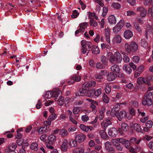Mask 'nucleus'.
I'll return each instance as SVG.
<instances>
[{
  "label": "nucleus",
  "instance_id": "f257e3e1",
  "mask_svg": "<svg viewBox=\"0 0 153 153\" xmlns=\"http://www.w3.org/2000/svg\"><path fill=\"white\" fill-rule=\"evenodd\" d=\"M142 103L144 105L150 106L153 104V91L145 95L142 98Z\"/></svg>",
  "mask_w": 153,
  "mask_h": 153
},
{
  "label": "nucleus",
  "instance_id": "f03ea898",
  "mask_svg": "<svg viewBox=\"0 0 153 153\" xmlns=\"http://www.w3.org/2000/svg\"><path fill=\"white\" fill-rule=\"evenodd\" d=\"M81 45L82 46V52L83 54L86 53V51H88L91 50L92 47V44L90 42H87L85 40H83L81 41Z\"/></svg>",
  "mask_w": 153,
  "mask_h": 153
},
{
  "label": "nucleus",
  "instance_id": "7ed1b4c3",
  "mask_svg": "<svg viewBox=\"0 0 153 153\" xmlns=\"http://www.w3.org/2000/svg\"><path fill=\"white\" fill-rule=\"evenodd\" d=\"M125 48L126 51L128 53L131 51L132 52H136L138 49V46L137 44L134 42H132L130 45L128 43H126L125 45Z\"/></svg>",
  "mask_w": 153,
  "mask_h": 153
},
{
  "label": "nucleus",
  "instance_id": "20e7f679",
  "mask_svg": "<svg viewBox=\"0 0 153 153\" xmlns=\"http://www.w3.org/2000/svg\"><path fill=\"white\" fill-rule=\"evenodd\" d=\"M22 136L23 135L21 134H20V147L22 146V149H20V153H25L26 151L25 149V147L28 146L29 144L25 140L21 139V138L22 137Z\"/></svg>",
  "mask_w": 153,
  "mask_h": 153
},
{
  "label": "nucleus",
  "instance_id": "39448f33",
  "mask_svg": "<svg viewBox=\"0 0 153 153\" xmlns=\"http://www.w3.org/2000/svg\"><path fill=\"white\" fill-rule=\"evenodd\" d=\"M115 141L117 142H119L123 144L125 147L126 148H128L130 145V143L129 141L128 140L124 139L123 138H117L116 139H115Z\"/></svg>",
  "mask_w": 153,
  "mask_h": 153
},
{
  "label": "nucleus",
  "instance_id": "423d86ee",
  "mask_svg": "<svg viewBox=\"0 0 153 153\" xmlns=\"http://www.w3.org/2000/svg\"><path fill=\"white\" fill-rule=\"evenodd\" d=\"M105 147L109 153H115V150L112 146L111 143L109 141H107L105 143Z\"/></svg>",
  "mask_w": 153,
  "mask_h": 153
},
{
  "label": "nucleus",
  "instance_id": "0eeeda50",
  "mask_svg": "<svg viewBox=\"0 0 153 153\" xmlns=\"http://www.w3.org/2000/svg\"><path fill=\"white\" fill-rule=\"evenodd\" d=\"M124 25L123 21H120L113 29L114 32L117 34L120 30Z\"/></svg>",
  "mask_w": 153,
  "mask_h": 153
},
{
  "label": "nucleus",
  "instance_id": "6e6552de",
  "mask_svg": "<svg viewBox=\"0 0 153 153\" xmlns=\"http://www.w3.org/2000/svg\"><path fill=\"white\" fill-rule=\"evenodd\" d=\"M116 116L119 121H122L126 117H127L126 112L124 110L121 111L118 114H117Z\"/></svg>",
  "mask_w": 153,
  "mask_h": 153
},
{
  "label": "nucleus",
  "instance_id": "1a4fd4ad",
  "mask_svg": "<svg viewBox=\"0 0 153 153\" xmlns=\"http://www.w3.org/2000/svg\"><path fill=\"white\" fill-rule=\"evenodd\" d=\"M137 11L138 12H140V15L142 17H144L146 16L147 10L142 7H139L137 9Z\"/></svg>",
  "mask_w": 153,
  "mask_h": 153
},
{
  "label": "nucleus",
  "instance_id": "9d476101",
  "mask_svg": "<svg viewBox=\"0 0 153 153\" xmlns=\"http://www.w3.org/2000/svg\"><path fill=\"white\" fill-rule=\"evenodd\" d=\"M108 134L110 136L115 137L118 134V131L116 128L113 127L110 128L108 130Z\"/></svg>",
  "mask_w": 153,
  "mask_h": 153
},
{
  "label": "nucleus",
  "instance_id": "9b49d317",
  "mask_svg": "<svg viewBox=\"0 0 153 153\" xmlns=\"http://www.w3.org/2000/svg\"><path fill=\"white\" fill-rule=\"evenodd\" d=\"M86 138V136L82 133L76 135L75 140L79 143H81L83 142Z\"/></svg>",
  "mask_w": 153,
  "mask_h": 153
},
{
  "label": "nucleus",
  "instance_id": "f8f14e48",
  "mask_svg": "<svg viewBox=\"0 0 153 153\" xmlns=\"http://www.w3.org/2000/svg\"><path fill=\"white\" fill-rule=\"evenodd\" d=\"M115 140V139H113L111 141L112 143L114 145L116 149L118 151H122L123 148V146L118 142H116Z\"/></svg>",
  "mask_w": 153,
  "mask_h": 153
},
{
  "label": "nucleus",
  "instance_id": "ddd939ff",
  "mask_svg": "<svg viewBox=\"0 0 153 153\" xmlns=\"http://www.w3.org/2000/svg\"><path fill=\"white\" fill-rule=\"evenodd\" d=\"M68 140L66 139H64L60 146V149L63 152L66 151L68 148Z\"/></svg>",
  "mask_w": 153,
  "mask_h": 153
},
{
  "label": "nucleus",
  "instance_id": "4468645a",
  "mask_svg": "<svg viewBox=\"0 0 153 153\" xmlns=\"http://www.w3.org/2000/svg\"><path fill=\"white\" fill-rule=\"evenodd\" d=\"M104 35L105 36L106 41L108 43H110V29L108 27L105 29Z\"/></svg>",
  "mask_w": 153,
  "mask_h": 153
},
{
  "label": "nucleus",
  "instance_id": "2eb2a0df",
  "mask_svg": "<svg viewBox=\"0 0 153 153\" xmlns=\"http://www.w3.org/2000/svg\"><path fill=\"white\" fill-rule=\"evenodd\" d=\"M153 125V122L151 120L147 121L146 123V127L143 128L144 131L148 132L149 131L150 128L152 127Z\"/></svg>",
  "mask_w": 153,
  "mask_h": 153
},
{
  "label": "nucleus",
  "instance_id": "dca6fc26",
  "mask_svg": "<svg viewBox=\"0 0 153 153\" xmlns=\"http://www.w3.org/2000/svg\"><path fill=\"white\" fill-rule=\"evenodd\" d=\"M111 124V122L110 120L108 119H105L103 120V121L101 123L102 126L103 127L104 130H105L107 127Z\"/></svg>",
  "mask_w": 153,
  "mask_h": 153
},
{
  "label": "nucleus",
  "instance_id": "f3484780",
  "mask_svg": "<svg viewBox=\"0 0 153 153\" xmlns=\"http://www.w3.org/2000/svg\"><path fill=\"white\" fill-rule=\"evenodd\" d=\"M116 74L113 72L109 73L107 76V79L109 81H112L114 80L117 77Z\"/></svg>",
  "mask_w": 153,
  "mask_h": 153
},
{
  "label": "nucleus",
  "instance_id": "a211bd4d",
  "mask_svg": "<svg viewBox=\"0 0 153 153\" xmlns=\"http://www.w3.org/2000/svg\"><path fill=\"white\" fill-rule=\"evenodd\" d=\"M133 35L132 32L129 30L125 31L124 33V37L127 39H129L133 36Z\"/></svg>",
  "mask_w": 153,
  "mask_h": 153
},
{
  "label": "nucleus",
  "instance_id": "6ab92c4d",
  "mask_svg": "<svg viewBox=\"0 0 153 153\" xmlns=\"http://www.w3.org/2000/svg\"><path fill=\"white\" fill-rule=\"evenodd\" d=\"M122 39L121 36L119 34L115 35L113 39V41L117 43H120L121 42Z\"/></svg>",
  "mask_w": 153,
  "mask_h": 153
},
{
  "label": "nucleus",
  "instance_id": "aec40b11",
  "mask_svg": "<svg viewBox=\"0 0 153 153\" xmlns=\"http://www.w3.org/2000/svg\"><path fill=\"white\" fill-rule=\"evenodd\" d=\"M123 69L128 74H130L132 72V69L129 65L127 64L124 65Z\"/></svg>",
  "mask_w": 153,
  "mask_h": 153
},
{
  "label": "nucleus",
  "instance_id": "412c9836",
  "mask_svg": "<svg viewBox=\"0 0 153 153\" xmlns=\"http://www.w3.org/2000/svg\"><path fill=\"white\" fill-rule=\"evenodd\" d=\"M111 70L113 72L116 73H119L120 71V68L119 66L117 65H114L111 67Z\"/></svg>",
  "mask_w": 153,
  "mask_h": 153
},
{
  "label": "nucleus",
  "instance_id": "4be33fe9",
  "mask_svg": "<svg viewBox=\"0 0 153 153\" xmlns=\"http://www.w3.org/2000/svg\"><path fill=\"white\" fill-rule=\"evenodd\" d=\"M134 127L135 130L138 132H141V129L140 127V125L137 123H135L134 125L133 123L131 124L130 127Z\"/></svg>",
  "mask_w": 153,
  "mask_h": 153
},
{
  "label": "nucleus",
  "instance_id": "5701e85b",
  "mask_svg": "<svg viewBox=\"0 0 153 153\" xmlns=\"http://www.w3.org/2000/svg\"><path fill=\"white\" fill-rule=\"evenodd\" d=\"M55 101H57L58 102L59 104L60 105H62L64 102V98L63 97L60 96L59 98L57 99V98H55Z\"/></svg>",
  "mask_w": 153,
  "mask_h": 153
},
{
  "label": "nucleus",
  "instance_id": "b1692460",
  "mask_svg": "<svg viewBox=\"0 0 153 153\" xmlns=\"http://www.w3.org/2000/svg\"><path fill=\"white\" fill-rule=\"evenodd\" d=\"M99 133L102 139L104 140H107L108 139V135L104 130H100Z\"/></svg>",
  "mask_w": 153,
  "mask_h": 153
},
{
  "label": "nucleus",
  "instance_id": "393cba45",
  "mask_svg": "<svg viewBox=\"0 0 153 153\" xmlns=\"http://www.w3.org/2000/svg\"><path fill=\"white\" fill-rule=\"evenodd\" d=\"M48 142L52 144L55 142L56 140V137L53 134H51L48 137Z\"/></svg>",
  "mask_w": 153,
  "mask_h": 153
},
{
  "label": "nucleus",
  "instance_id": "a878e982",
  "mask_svg": "<svg viewBox=\"0 0 153 153\" xmlns=\"http://www.w3.org/2000/svg\"><path fill=\"white\" fill-rule=\"evenodd\" d=\"M30 148L34 151H37L38 149V148L37 143L34 142L32 143L30 146Z\"/></svg>",
  "mask_w": 153,
  "mask_h": 153
},
{
  "label": "nucleus",
  "instance_id": "bb28decb",
  "mask_svg": "<svg viewBox=\"0 0 153 153\" xmlns=\"http://www.w3.org/2000/svg\"><path fill=\"white\" fill-rule=\"evenodd\" d=\"M116 55L115 59H116V61L118 63H120L122 60V58L121 54L118 52H116L115 53Z\"/></svg>",
  "mask_w": 153,
  "mask_h": 153
},
{
  "label": "nucleus",
  "instance_id": "cd10ccee",
  "mask_svg": "<svg viewBox=\"0 0 153 153\" xmlns=\"http://www.w3.org/2000/svg\"><path fill=\"white\" fill-rule=\"evenodd\" d=\"M52 92V97L55 98H57L58 97V95H59L60 93H61V90L58 89H55Z\"/></svg>",
  "mask_w": 153,
  "mask_h": 153
},
{
  "label": "nucleus",
  "instance_id": "c85d7f7f",
  "mask_svg": "<svg viewBox=\"0 0 153 153\" xmlns=\"http://www.w3.org/2000/svg\"><path fill=\"white\" fill-rule=\"evenodd\" d=\"M104 74V71H101L99 74H96L95 75V78L96 79H101L103 78V76Z\"/></svg>",
  "mask_w": 153,
  "mask_h": 153
},
{
  "label": "nucleus",
  "instance_id": "c756f323",
  "mask_svg": "<svg viewBox=\"0 0 153 153\" xmlns=\"http://www.w3.org/2000/svg\"><path fill=\"white\" fill-rule=\"evenodd\" d=\"M109 22L111 24H115L116 22V18L113 15H111L109 16L108 18Z\"/></svg>",
  "mask_w": 153,
  "mask_h": 153
},
{
  "label": "nucleus",
  "instance_id": "7c9ffc66",
  "mask_svg": "<svg viewBox=\"0 0 153 153\" xmlns=\"http://www.w3.org/2000/svg\"><path fill=\"white\" fill-rule=\"evenodd\" d=\"M133 24L137 31L139 33H141L142 30L139 24L137 22H133Z\"/></svg>",
  "mask_w": 153,
  "mask_h": 153
},
{
  "label": "nucleus",
  "instance_id": "2f4dec72",
  "mask_svg": "<svg viewBox=\"0 0 153 153\" xmlns=\"http://www.w3.org/2000/svg\"><path fill=\"white\" fill-rule=\"evenodd\" d=\"M16 148V145L13 143H12L10 144V145L6 149V151H9L10 150L14 151Z\"/></svg>",
  "mask_w": 153,
  "mask_h": 153
},
{
  "label": "nucleus",
  "instance_id": "473e14b6",
  "mask_svg": "<svg viewBox=\"0 0 153 153\" xmlns=\"http://www.w3.org/2000/svg\"><path fill=\"white\" fill-rule=\"evenodd\" d=\"M130 142L132 143L138 145L139 144L141 140L140 139L137 140L136 138L133 137L130 139Z\"/></svg>",
  "mask_w": 153,
  "mask_h": 153
},
{
  "label": "nucleus",
  "instance_id": "72a5a7b5",
  "mask_svg": "<svg viewBox=\"0 0 153 153\" xmlns=\"http://www.w3.org/2000/svg\"><path fill=\"white\" fill-rule=\"evenodd\" d=\"M109 54L110 55L109 61L112 63H114L115 62V56L111 52L109 53Z\"/></svg>",
  "mask_w": 153,
  "mask_h": 153
},
{
  "label": "nucleus",
  "instance_id": "f704fd0d",
  "mask_svg": "<svg viewBox=\"0 0 153 153\" xmlns=\"http://www.w3.org/2000/svg\"><path fill=\"white\" fill-rule=\"evenodd\" d=\"M121 129L125 132H127L128 130V126L127 124L123 123L121 125Z\"/></svg>",
  "mask_w": 153,
  "mask_h": 153
},
{
  "label": "nucleus",
  "instance_id": "c9c22d12",
  "mask_svg": "<svg viewBox=\"0 0 153 153\" xmlns=\"http://www.w3.org/2000/svg\"><path fill=\"white\" fill-rule=\"evenodd\" d=\"M84 149L81 148H76L73 150L72 153H82Z\"/></svg>",
  "mask_w": 153,
  "mask_h": 153
},
{
  "label": "nucleus",
  "instance_id": "e433bc0d",
  "mask_svg": "<svg viewBox=\"0 0 153 153\" xmlns=\"http://www.w3.org/2000/svg\"><path fill=\"white\" fill-rule=\"evenodd\" d=\"M59 134L63 137H65L68 135V133L67 130L62 129L60 130Z\"/></svg>",
  "mask_w": 153,
  "mask_h": 153
},
{
  "label": "nucleus",
  "instance_id": "4c0bfd02",
  "mask_svg": "<svg viewBox=\"0 0 153 153\" xmlns=\"http://www.w3.org/2000/svg\"><path fill=\"white\" fill-rule=\"evenodd\" d=\"M93 53L94 54H98L100 53V50L96 46H94L93 48H91Z\"/></svg>",
  "mask_w": 153,
  "mask_h": 153
},
{
  "label": "nucleus",
  "instance_id": "58836bf2",
  "mask_svg": "<svg viewBox=\"0 0 153 153\" xmlns=\"http://www.w3.org/2000/svg\"><path fill=\"white\" fill-rule=\"evenodd\" d=\"M77 141L76 140H70L69 142L70 146L72 147H76L77 146Z\"/></svg>",
  "mask_w": 153,
  "mask_h": 153
},
{
  "label": "nucleus",
  "instance_id": "ea45409f",
  "mask_svg": "<svg viewBox=\"0 0 153 153\" xmlns=\"http://www.w3.org/2000/svg\"><path fill=\"white\" fill-rule=\"evenodd\" d=\"M88 25V23L86 22L81 23L79 25L80 27L82 29H83L84 31H85V29L86 28Z\"/></svg>",
  "mask_w": 153,
  "mask_h": 153
},
{
  "label": "nucleus",
  "instance_id": "a19ab883",
  "mask_svg": "<svg viewBox=\"0 0 153 153\" xmlns=\"http://www.w3.org/2000/svg\"><path fill=\"white\" fill-rule=\"evenodd\" d=\"M140 44L141 46L144 48H146L148 46V43L145 39H141Z\"/></svg>",
  "mask_w": 153,
  "mask_h": 153
},
{
  "label": "nucleus",
  "instance_id": "79ce46f5",
  "mask_svg": "<svg viewBox=\"0 0 153 153\" xmlns=\"http://www.w3.org/2000/svg\"><path fill=\"white\" fill-rule=\"evenodd\" d=\"M101 61L104 65H107L108 64V60L106 57L104 56H102Z\"/></svg>",
  "mask_w": 153,
  "mask_h": 153
},
{
  "label": "nucleus",
  "instance_id": "37998d69",
  "mask_svg": "<svg viewBox=\"0 0 153 153\" xmlns=\"http://www.w3.org/2000/svg\"><path fill=\"white\" fill-rule=\"evenodd\" d=\"M80 128L83 131L87 132L88 131V126H86L85 125L81 124L79 126Z\"/></svg>",
  "mask_w": 153,
  "mask_h": 153
},
{
  "label": "nucleus",
  "instance_id": "c03bdc74",
  "mask_svg": "<svg viewBox=\"0 0 153 153\" xmlns=\"http://www.w3.org/2000/svg\"><path fill=\"white\" fill-rule=\"evenodd\" d=\"M87 96L89 97H92L94 94V90L93 89L88 90Z\"/></svg>",
  "mask_w": 153,
  "mask_h": 153
},
{
  "label": "nucleus",
  "instance_id": "a18cd8bd",
  "mask_svg": "<svg viewBox=\"0 0 153 153\" xmlns=\"http://www.w3.org/2000/svg\"><path fill=\"white\" fill-rule=\"evenodd\" d=\"M89 24L91 26L95 27L97 26V23L94 19H91L89 21Z\"/></svg>",
  "mask_w": 153,
  "mask_h": 153
},
{
  "label": "nucleus",
  "instance_id": "49530a36",
  "mask_svg": "<svg viewBox=\"0 0 153 153\" xmlns=\"http://www.w3.org/2000/svg\"><path fill=\"white\" fill-rule=\"evenodd\" d=\"M102 90L101 88H99L94 91V94L97 97H99L101 94Z\"/></svg>",
  "mask_w": 153,
  "mask_h": 153
},
{
  "label": "nucleus",
  "instance_id": "de8ad7c7",
  "mask_svg": "<svg viewBox=\"0 0 153 153\" xmlns=\"http://www.w3.org/2000/svg\"><path fill=\"white\" fill-rule=\"evenodd\" d=\"M144 4L145 5L149 6L153 4V0H145Z\"/></svg>",
  "mask_w": 153,
  "mask_h": 153
},
{
  "label": "nucleus",
  "instance_id": "09e8293b",
  "mask_svg": "<svg viewBox=\"0 0 153 153\" xmlns=\"http://www.w3.org/2000/svg\"><path fill=\"white\" fill-rule=\"evenodd\" d=\"M56 117V114H52L50 115L48 118V121H52L55 120Z\"/></svg>",
  "mask_w": 153,
  "mask_h": 153
},
{
  "label": "nucleus",
  "instance_id": "8fccbe9b",
  "mask_svg": "<svg viewBox=\"0 0 153 153\" xmlns=\"http://www.w3.org/2000/svg\"><path fill=\"white\" fill-rule=\"evenodd\" d=\"M111 85H106L105 88V92L107 94L110 93L111 91Z\"/></svg>",
  "mask_w": 153,
  "mask_h": 153
},
{
  "label": "nucleus",
  "instance_id": "3c124183",
  "mask_svg": "<svg viewBox=\"0 0 153 153\" xmlns=\"http://www.w3.org/2000/svg\"><path fill=\"white\" fill-rule=\"evenodd\" d=\"M145 78L143 77H140L137 79V82L138 84H140L144 83Z\"/></svg>",
  "mask_w": 153,
  "mask_h": 153
},
{
  "label": "nucleus",
  "instance_id": "603ef678",
  "mask_svg": "<svg viewBox=\"0 0 153 153\" xmlns=\"http://www.w3.org/2000/svg\"><path fill=\"white\" fill-rule=\"evenodd\" d=\"M111 6L113 8L116 9H119L121 7L120 4L118 3H113Z\"/></svg>",
  "mask_w": 153,
  "mask_h": 153
},
{
  "label": "nucleus",
  "instance_id": "864d4df0",
  "mask_svg": "<svg viewBox=\"0 0 153 153\" xmlns=\"http://www.w3.org/2000/svg\"><path fill=\"white\" fill-rule=\"evenodd\" d=\"M87 82L89 88L94 87L96 84V82L93 81H91Z\"/></svg>",
  "mask_w": 153,
  "mask_h": 153
},
{
  "label": "nucleus",
  "instance_id": "5fc2aeb1",
  "mask_svg": "<svg viewBox=\"0 0 153 153\" xmlns=\"http://www.w3.org/2000/svg\"><path fill=\"white\" fill-rule=\"evenodd\" d=\"M102 99L104 102L106 103H108L109 102L108 98L105 94L103 96Z\"/></svg>",
  "mask_w": 153,
  "mask_h": 153
},
{
  "label": "nucleus",
  "instance_id": "6e6d98bb",
  "mask_svg": "<svg viewBox=\"0 0 153 153\" xmlns=\"http://www.w3.org/2000/svg\"><path fill=\"white\" fill-rule=\"evenodd\" d=\"M96 66L97 68L98 69L104 68H105V66L101 63L99 62L96 63Z\"/></svg>",
  "mask_w": 153,
  "mask_h": 153
},
{
  "label": "nucleus",
  "instance_id": "4d7b16f0",
  "mask_svg": "<svg viewBox=\"0 0 153 153\" xmlns=\"http://www.w3.org/2000/svg\"><path fill=\"white\" fill-rule=\"evenodd\" d=\"M80 111V108L79 107H75L74 108L73 112L74 114H78Z\"/></svg>",
  "mask_w": 153,
  "mask_h": 153
},
{
  "label": "nucleus",
  "instance_id": "13d9d810",
  "mask_svg": "<svg viewBox=\"0 0 153 153\" xmlns=\"http://www.w3.org/2000/svg\"><path fill=\"white\" fill-rule=\"evenodd\" d=\"M89 88L87 82H86L83 84L82 86V88L86 90H88Z\"/></svg>",
  "mask_w": 153,
  "mask_h": 153
},
{
  "label": "nucleus",
  "instance_id": "bf43d9fd",
  "mask_svg": "<svg viewBox=\"0 0 153 153\" xmlns=\"http://www.w3.org/2000/svg\"><path fill=\"white\" fill-rule=\"evenodd\" d=\"M108 11V8L106 7H104L103 8V11L102 13V16H105L107 13Z\"/></svg>",
  "mask_w": 153,
  "mask_h": 153
},
{
  "label": "nucleus",
  "instance_id": "052dcab7",
  "mask_svg": "<svg viewBox=\"0 0 153 153\" xmlns=\"http://www.w3.org/2000/svg\"><path fill=\"white\" fill-rule=\"evenodd\" d=\"M129 112L130 114L132 116H134L135 114V110L132 108H129Z\"/></svg>",
  "mask_w": 153,
  "mask_h": 153
},
{
  "label": "nucleus",
  "instance_id": "680f3d73",
  "mask_svg": "<svg viewBox=\"0 0 153 153\" xmlns=\"http://www.w3.org/2000/svg\"><path fill=\"white\" fill-rule=\"evenodd\" d=\"M53 92L51 91H48L46 93V97L47 98H50L52 97Z\"/></svg>",
  "mask_w": 153,
  "mask_h": 153
},
{
  "label": "nucleus",
  "instance_id": "e2e57ef3",
  "mask_svg": "<svg viewBox=\"0 0 153 153\" xmlns=\"http://www.w3.org/2000/svg\"><path fill=\"white\" fill-rule=\"evenodd\" d=\"M140 60V58L138 56H135L133 58V61L135 63H138Z\"/></svg>",
  "mask_w": 153,
  "mask_h": 153
},
{
  "label": "nucleus",
  "instance_id": "0e129e2a",
  "mask_svg": "<svg viewBox=\"0 0 153 153\" xmlns=\"http://www.w3.org/2000/svg\"><path fill=\"white\" fill-rule=\"evenodd\" d=\"M82 90L79 89L76 92L75 94L77 96H82Z\"/></svg>",
  "mask_w": 153,
  "mask_h": 153
},
{
  "label": "nucleus",
  "instance_id": "69168bd1",
  "mask_svg": "<svg viewBox=\"0 0 153 153\" xmlns=\"http://www.w3.org/2000/svg\"><path fill=\"white\" fill-rule=\"evenodd\" d=\"M72 79H74L75 81L78 82L81 79L80 76H77L76 75H74L72 76Z\"/></svg>",
  "mask_w": 153,
  "mask_h": 153
},
{
  "label": "nucleus",
  "instance_id": "338daca9",
  "mask_svg": "<svg viewBox=\"0 0 153 153\" xmlns=\"http://www.w3.org/2000/svg\"><path fill=\"white\" fill-rule=\"evenodd\" d=\"M117 111H115L114 109H112L110 113V115L112 117H114L117 114Z\"/></svg>",
  "mask_w": 153,
  "mask_h": 153
},
{
  "label": "nucleus",
  "instance_id": "774afa93",
  "mask_svg": "<svg viewBox=\"0 0 153 153\" xmlns=\"http://www.w3.org/2000/svg\"><path fill=\"white\" fill-rule=\"evenodd\" d=\"M148 11L149 13L150 14L152 17L153 18V5L151 7L149 8Z\"/></svg>",
  "mask_w": 153,
  "mask_h": 153
}]
</instances>
